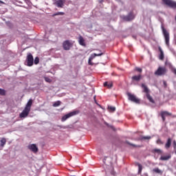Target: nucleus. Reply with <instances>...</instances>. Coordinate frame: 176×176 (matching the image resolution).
I'll return each mask as SVG.
<instances>
[{
  "instance_id": "nucleus-1",
  "label": "nucleus",
  "mask_w": 176,
  "mask_h": 176,
  "mask_svg": "<svg viewBox=\"0 0 176 176\" xmlns=\"http://www.w3.org/2000/svg\"><path fill=\"white\" fill-rule=\"evenodd\" d=\"M33 101L32 99H30L29 101H28L27 104L25 105V108H24L22 113L19 114V117L21 118H27L31 111V107L32 106Z\"/></svg>"
},
{
  "instance_id": "nucleus-2",
  "label": "nucleus",
  "mask_w": 176,
  "mask_h": 176,
  "mask_svg": "<svg viewBox=\"0 0 176 176\" xmlns=\"http://www.w3.org/2000/svg\"><path fill=\"white\" fill-rule=\"evenodd\" d=\"M167 73V69L166 67H159L157 70L155 72L154 74L157 76H162L166 75Z\"/></svg>"
},
{
  "instance_id": "nucleus-3",
  "label": "nucleus",
  "mask_w": 176,
  "mask_h": 176,
  "mask_svg": "<svg viewBox=\"0 0 176 176\" xmlns=\"http://www.w3.org/2000/svg\"><path fill=\"white\" fill-rule=\"evenodd\" d=\"M79 111H71L69 113H67L66 115L63 116V118H61V121L65 122L67 120H68L69 118H72L76 115L79 114Z\"/></svg>"
},
{
  "instance_id": "nucleus-4",
  "label": "nucleus",
  "mask_w": 176,
  "mask_h": 176,
  "mask_svg": "<svg viewBox=\"0 0 176 176\" xmlns=\"http://www.w3.org/2000/svg\"><path fill=\"white\" fill-rule=\"evenodd\" d=\"M127 96L129 100H130L131 102H133L137 104H139L140 103V100L135 95H133L131 93H127Z\"/></svg>"
},
{
  "instance_id": "nucleus-5",
  "label": "nucleus",
  "mask_w": 176,
  "mask_h": 176,
  "mask_svg": "<svg viewBox=\"0 0 176 176\" xmlns=\"http://www.w3.org/2000/svg\"><path fill=\"white\" fill-rule=\"evenodd\" d=\"M34 59L33 58V56L31 53L28 54L26 57V63L28 67H32L34 64Z\"/></svg>"
},
{
  "instance_id": "nucleus-6",
  "label": "nucleus",
  "mask_w": 176,
  "mask_h": 176,
  "mask_svg": "<svg viewBox=\"0 0 176 176\" xmlns=\"http://www.w3.org/2000/svg\"><path fill=\"white\" fill-rule=\"evenodd\" d=\"M162 2L172 9H176V2L173 0H162Z\"/></svg>"
},
{
  "instance_id": "nucleus-7",
  "label": "nucleus",
  "mask_w": 176,
  "mask_h": 176,
  "mask_svg": "<svg viewBox=\"0 0 176 176\" xmlns=\"http://www.w3.org/2000/svg\"><path fill=\"white\" fill-rule=\"evenodd\" d=\"M103 52H100L98 54H91V56L89 57V59H88V65L93 66L94 63L92 62L94 58H95L96 56H100L103 55Z\"/></svg>"
},
{
  "instance_id": "nucleus-8",
  "label": "nucleus",
  "mask_w": 176,
  "mask_h": 176,
  "mask_svg": "<svg viewBox=\"0 0 176 176\" xmlns=\"http://www.w3.org/2000/svg\"><path fill=\"white\" fill-rule=\"evenodd\" d=\"M162 32H163L164 36L165 38V43H166V45H168V43L170 42V33H168V32H167V30H166V29H164V28H162Z\"/></svg>"
},
{
  "instance_id": "nucleus-9",
  "label": "nucleus",
  "mask_w": 176,
  "mask_h": 176,
  "mask_svg": "<svg viewBox=\"0 0 176 176\" xmlns=\"http://www.w3.org/2000/svg\"><path fill=\"white\" fill-rule=\"evenodd\" d=\"M28 149L32 151L33 153H38V148L35 144H32L28 146Z\"/></svg>"
},
{
  "instance_id": "nucleus-10",
  "label": "nucleus",
  "mask_w": 176,
  "mask_h": 176,
  "mask_svg": "<svg viewBox=\"0 0 176 176\" xmlns=\"http://www.w3.org/2000/svg\"><path fill=\"white\" fill-rule=\"evenodd\" d=\"M135 17L134 14H133V12H130L127 16H124L123 19L125 21H131V20H134Z\"/></svg>"
},
{
  "instance_id": "nucleus-11",
  "label": "nucleus",
  "mask_w": 176,
  "mask_h": 176,
  "mask_svg": "<svg viewBox=\"0 0 176 176\" xmlns=\"http://www.w3.org/2000/svg\"><path fill=\"white\" fill-rule=\"evenodd\" d=\"M142 79V75L139 74L138 76H133L131 77L132 82H140Z\"/></svg>"
},
{
  "instance_id": "nucleus-12",
  "label": "nucleus",
  "mask_w": 176,
  "mask_h": 176,
  "mask_svg": "<svg viewBox=\"0 0 176 176\" xmlns=\"http://www.w3.org/2000/svg\"><path fill=\"white\" fill-rule=\"evenodd\" d=\"M141 87L143 89V92L145 94H150V89L148 88V87L146 85V84H141Z\"/></svg>"
},
{
  "instance_id": "nucleus-13",
  "label": "nucleus",
  "mask_w": 176,
  "mask_h": 176,
  "mask_svg": "<svg viewBox=\"0 0 176 176\" xmlns=\"http://www.w3.org/2000/svg\"><path fill=\"white\" fill-rule=\"evenodd\" d=\"M64 3L65 1H63V0H58L55 2V5H56L58 8H63Z\"/></svg>"
},
{
  "instance_id": "nucleus-14",
  "label": "nucleus",
  "mask_w": 176,
  "mask_h": 176,
  "mask_svg": "<svg viewBox=\"0 0 176 176\" xmlns=\"http://www.w3.org/2000/svg\"><path fill=\"white\" fill-rule=\"evenodd\" d=\"M158 50H159V52H160V54L159 55V59H160L161 60H163L164 58V52L162 50L161 47H159Z\"/></svg>"
},
{
  "instance_id": "nucleus-15",
  "label": "nucleus",
  "mask_w": 176,
  "mask_h": 176,
  "mask_svg": "<svg viewBox=\"0 0 176 176\" xmlns=\"http://www.w3.org/2000/svg\"><path fill=\"white\" fill-rule=\"evenodd\" d=\"M170 158H171V155H168L166 156H161L160 158V161H168Z\"/></svg>"
},
{
  "instance_id": "nucleus-16",
  "label": "nucleus",
  "mask_w": 176,
  "mask_h": 176,
  "mask_svg": "<svg viewBox=\"0 0 176 176\" xmlns=\"http://www.w3.org/2000/svg\"><path fill=\"white\" fill-rule=\"evenodd\" d=\"M6 144V139L5 138H2L1 140H0V147L4 148Z\"/></svg>"
},
{
  "instance_id": "nucleus-17",
  "label": "nucleus",
  "mask_w": 176,
  "mask_h": 176,
  "mask_svg": "<svg viewBox=\"0 0 176 176\" xmlns=\"http://www.w3.org/2000/svg\"><path fill=\"white\" fill-rule=\"evenodd\" d=\"M146 97L147 98L148 101L151 102L152 104L155 103V101H154L153 97H151V96L150 95V93L146 94Z\"/></svg>"
},
{
  "instance_id": "nucleus-18",
  "label": "nucleus",
  "mask_w": 176,
  "mask_h": 176,
  "mask_svg": "<svg viewBox=\"0 0 176 176\" xmlns=\"http://www.w3.org/2000/svg\"><path fill=\"white\" fill-rule=\"evenodd\" d=\"M171 146V139L168 138L167 140V143H166L165 144V148L167 149H169L170 148Z\"/></svg>"
},
{
  "instance_id": "nucleus-19",
  "label": "nucleus",
  "mask_w": 176,
  "mask_h": 176,
  "mask_svg": "<svg viewBox=\"0 0 176 176\" xmlns=\"http://www.w3.org/2000/svg\"><path fill=\"white\" fill-rule=\"evenodd\" d=\"M171 115L172 113L168 112L167 111H164L161 112V116H170Z\"/></svg>"
},
{
  "instance_id": "nucleus-20",
  "label": "nucleus",
  "mask_w": 176,
  "mask_h": 176,
  "mask_svg": "<svg viewBox=\"0 0 176 176\" xmlns=\"http://www.w3.org/2000/svg\"><path fill=\"white\" fill-rule=\"evenodd\" d=\"M153 172L157 173V174H160L162 175L163 174V171H162L160 168H155L154 169H153Z\"/></svg>"
},
{
  "instance_id": "nucleus-21",
  "label": "nucleus",
  "mask_w": 176,
  "mask_h": 176,
  "mask_svg": "<svg viewBox=\"0 0 176 176\" xmlns=\"http://www.w3.org/2000/svg\"><path fill=\"white\" fill-rule=\"evenodd\" d=\"M78 43L80 45H85V38L82 37V36H80L78 38Z\"/></svg>"
},
{
  "instance_id": "nucleus-22",
  "label": "nucleus",
  "mask_w": 176,
  "mask_h": 176,
  "mask_svg": "<svg viewBox=\"0 0 176 176\" xmlns=\"http://www.w3.org/2000/svg\"><path fill=\"white\" fill-rule=\"evenodd\" d=\"M136 165L138 166V174H141L143 169L142 165H141L140 163H137Z\"/></svg>"
},
{
  "instance_id": "nucleus-23",
  "label": "nucleus",
  "mask_w": 176,
  "mask_h": 176,
  "mask_svg": "<svg viewBox=\"0 0 176 176\" xmlns=\"http://www.w3.org/2000/svg\"><path fill=\"white\" fill-rule=\"evenodd\" d=\"M60 105H61V101H60V100H58L56 102H54V104H53L54 107H58Z\"/></svg>"
},
{
  "instance_id": "nucleus-24",
  "label": "nucleus",
  "mask_w": 176,
  "mask_h": 176,
  "mask_svg": "<svg viewBox=\"0 0 176 176\" xmlns=\"http://www.w3.org/2000/svg\"><path fill=\"white\" fill-rule=\"evenodd\" d=\"M72 47V45H63V49L64 50L68 51Z\"/></svg>"
},
{
  "instance_id": "nucleus-25",
  "label": "nucleus",
  "mask_w": 176,
  "mask_h": 176,
  "mask_svg": "<svg viewBox=\"0 0 176 176\" xmlns=\"http://www.w3.org/2000/svg\"><path fill=\"white\" fill-rule=\"evenodd\" d=\"M126 144H127L128 145H130V146H131L133 147V148H140V146H137V145H135V144H131V143H130L129 141H126Z\"/></svg>"
},
{
  "instance_id": "nucleus-26",
  "label": "nucleus",
  "mask_w": 176,
  "mask_h": 176,
  "mask_svg": "<svg viewBox=\"0 0 176 176\" xmlns=\"http://www.w3.org/2000/svg\"><path fill=\"white\" fill-rule=\"evenodd\" d=\"M64 12H58L57 13L54 14L52 16L53 17H54L56 16H64Z\"/></svg>"
},
{
  "instance_id": "nucleus-27",
  "label": "nucleus",
  "mask_w": 176,
  "mask_h": 176,
  "mask_svg": "<svg viewBox=\"0 0 176 176\" xmlns=\"http://www.w3.org/2000/svg\"><path fill=\"white\" fill-rule=\"evenodd\" d=\"M151 139V136H143L141 138V140H149Z\"/></svg>"
},
{
  "instance_id": "nucleus-28",
  "label": "nucleus",
  "mask_w": 176,
  "mask_h": 176,
  "mask_svg": "<svg viewBox=\"0 0 176 176\" xmlns=\"http://www.w3.org/2000/svg\"><path fill=\"white\" fill-rule=\"evenodd\" d=\"M34 65H38L39 63V58L38 56L34 58Z\"/></svg>"
},
{
  "instance_id": "nucleus-29",
  "label": "nucleus",
  "mask_w": 176,
  "mask_h": 176,
  "mask_svg": "<svg viewBox=\"0 0 176 176\" xmlns=\"http://www.w3.org/2000/svg\"><path fill=\"white\" fill-rule=\"evenodd\" d=\"M0 96H6V90L0 89Z\"/></svg>"
},
{
  "instance_id": "nucleus-30",
  "label": "nucleus",
  "mask_w": 176,
  "mask_h": 176,
  "mask_svg": "<svg viewBox=\"0 0 176 176\" xmlns=\"http://www.w3.org/2000/svg\"><path fill=\"white\" fill-rule=\"evenodd\" d=\"M44 80H45V81L47 83H51L52 82V79H50V78L45 77V78H44Z\"/></svg>"
},
{
  "instance_id": "nucleus-31",
  "label": "nucleus",
  "mask_w": 176,
  "mask_h": 176,
  "mask_svg": "<svg viewBox=\"0 0 176 176\" xmlns=\"http://www.w3.org/2000/svg\"><path fill=\"white\" fill-rule=\"evenodd\" d=\"M104 87H107V88H109V89H110L111 88V85L109 84V82H105L104 83Z\"/></svg>"
},
{
  "instance_id": "nucleus-32",
  "label": "nucleus",
  "mask_w": 176,
  "mask_h": 176,
  "mask_svg": "<svg viewBox=\"0 0 176 176\" xmlns=\"http://www.w3.org/2000/svg\"><path fill=\"white\" fill-rule=\"evenodd\" d=\"M135 71H137L138 72H142V69H141L140 67H135Z\"/></svg>"
},
{
  "instance_id": "nucleus-33",
  "label": "nucleus",
  "mask_w": 176,
  "mask_h": 176,
  "mask_svg": "<svg viewBox=\"0 0 176 176\" xmlns=\"http://www.w3.org/2000/svg\"><path fill=\"white\" fill-rule=\"evenodd\" d=\"M110 170L109 169H106V176H110Z\"/></svg>"
},
{
  "instance_id": "nucleus-34",
  "label": "nucleus",
  "mask_w": 176,
  "mask_h": 176,
  "mask_svg": "<svg viewBox=\"0 0 176 176\" xmlns=\"http://www.w3.org/2000/svg\"><path fill=\"white\" fill-rule=\"evenodd\" d=\"M63 45H71V42L67 40L63 43Z\"/></svg>"
},
{
  "instance_id": "nucleus-35",
  "label": "nucleus",
  "mask_w": 176,
  "mask_h": 176,
  "mask_svg": "<svg viewBox=\"0 0 176 176\" xmlns=\"http://www.w3.org/2000/svg\"><path fill=\"white\" fill-rule=\"evenodd\" d=\"M154 151L155 153H161V150L158 148H155Z\"/></svg>"
},
{
  "instance_id": "nucleus-36",
  "label": "nucleus",
  "mask_w": 176,
  "mask_h": 176,
  "mask_svg": "<svg viewBox=\"0 0 176 176\" xmlns=\"http://www.w3.org/2000/svg\"><path fill=\"white\" fill-rule=\"evenodd\" d=\"M116 107H111V112H114V111H116Z\"/></svg>"
},
{
  "instance_id": "nucleus-37",
  "label": "nucleus",
  "mask_w": 176,
  "mask_h": 176,
  "mask_svg": "<svg viewBox=\"0 0 176 176\" xmlns=\"http://www.w3.org/2000/svg\"><path fill=\"white\" fill-rule=\"evenodd\" d=\"M157 144H163V142H162L161 140H157Z\"/></svg>"
},
{
  "instance_id": "nucleus-38",
  "label": "nucleus",
  "mask_w": 176,
  "mask_h": 176,
  "mask_svg": "<svg viewBox=\"0 0 176 176\" xmlns=\"http://www.w3.org/2000/svg\"><path fill=\"white\" fill-rule=\"evenodd\" d=\"M173 145L174 149H176V140H174V142H173Z\"/></svg>"
},
{
  "instance_id": "nucleus-39",
  "label": "nucleus",
  "mask_w": 176,
  "mask_h": 176,
  "mask_svg": "<svg viewBox=\"0 0 176 176\" xmlns=\"http://www.w3.org/2000/svg\"><path fill=\"white\" fill-rule=\"evenodd\" d=\"M111 174L113 176H116V172H114V170H111Z\"/></svg>"
},
{
  "instance_id": "nucleus-40",
  "label": "nucleus",
  "mask_w": 176,
  "mask_h": 176,
  "mask_svg": "<svg viewBox=\"0 0 176 176\" xmlns=\"http://www.w3.org/2000/svg\"><path fill=\"white\" fill-rule=\"evenodd\" d=\"M172 72L176 75V68H172Z\"/></svg>"
},
{
  "instance_id": "nucleus-41",
  "label": "nucleus",
  "mask_w": 176,
  "mask_h": 176,
  "mask_svg": "<svg viewBox=\"0 0 176 176\" xmlns=\"http://www.w3.org/2000/svg\"><path fill=\"white\" fill-rule=\"evenodd\" d=\"M111 129L113 131H116V129L114 126H111Z\"/></svg>"
},
{
  "instance_id": "nucleus-42",
  "label": "nucleus",
  "mask_w": 176,
  "mask_h": 176,
  "mask_svg": "<svg viewBox=\"0 0 176 176\" xmlns=\"http://www.w3.org/2000/svg\"><path fill=\"white\" fill-rule=\"evenodd\" d=\"M161 117H162V121H166V116H161Z\"/></svg>"
},
{
  "instance_id": "nucleus-43",
  "label": "nucleus",
  "mask_w": 176,
  "mask_h": 176,
  "mask_svg": "<svg viewBox=\"0 0 176 176\" xmlns=\"http://www.w3.org/2000/svg\"><path fill=\"white\" fill-rule=\"evenodd\" d=\"M164 85L165 88L167 87V82H166V81H164Z\"/></svg>"
},
{
  "instance_id": "nucleus-44",
  "label": "nucleus",
  "mask_w": 176,
  "mask_h": 176,
  "mask_svg": "<svg viewBox=\"0 0 176 176\" xmlns=\"http://www.w3.org/2000/svg\"><path fill=\"white\" fill-rule=\"evenodd\" d=\"M103 162H104V164L107 165V159H106V158H104V159L103 160Z\"/></svg>"
},
{
  "instance_id": "nucleus-45",
  "label": "nucleus",
  "mask_w": 176,
  "mask_h": 176,
  "mask_svg": "<svg viewBox=\"0 0 176 176\" xmlns=\"http://www.w3.org/2000/svg\"><path fill=\"white\" fill-rule=\"evenodd\" d=\"M113 87V84H111V87Z\"/></svg>"
},
{
  "instance_id": "nucleus-46",
  "label": "nucleus",
  "mask_w": 176,
  "mask_h": 176,
  "mask_svg": "<svg viewBox=\"0 0 176 176\" xmlns=\"http://www.w3.org/2000/svg\"><path fill=\"white\" fill-rule=\"evenodd\" d=\"M100 2H102V0H100Z\"/></svg>"
},
{
  "instance_id": "nucleus-47",
  "label": "nucleus",
  "mask_w": 176,
  "mask_h": 176,
  "mask_svg": "<svg viewBox=\"0 0 176 176\" xmlns=\"http://www.w3.org/2000/svg\"><path fill=\"white\" fill-rule=\"evenodd\" d=\"M0 3H2V1H0Z\"/></svg>"
},
{
  "instance_id": "nucleus-48",
  "label": "nucleus",
  "mask_w": 176,
  "mask_h": 176,
  "mask_svg": "<svg viewBox=\"0 0 176 176\" xmlns=\"http://www.w3.org/2000/svg\"><path fill=\"white\" fill-rule=\"evenodd\" d=\"M129 48H131V45H130V46H129Z\"/></svg>"
},
{
  "instance_id": "nucleus-49",
  "label": "nucleus",
  "mask_w": 176,
  "mask_h": 176,
  "mask_svg": "<svg viewBox=\"0 0 176 176\" xmlns=\"http://www.w3.org/2000/svg\"><path fill=\"white\" fill-rule=\"evenodd\" d=\"M175 155H176V151H175Z\"/></svg>"
},
{
  "instance_id": "nucleus-50",
  "label": "nucleus",
  "mask_w": 176,
  "mask_h": 176,
  "mask_svg": "<svg viewBox=\"0 0 176 176\" xmlns=\"http://www.w3.org/2000/svg\"><path fill=\"white\" fill-rule=\"evenodd\" d=\"M24 1H27V0H24Z\"/></svg>"
},
{
  "instance_id": "nucleus-51",
  "label": "nucleus",
  "mask_w": 176,
  "mask_h": 176,
  "mask_svg": "<svg viewBox=\"0 0 176 176\" xmlns=\"http://www.w3.org/2000/svg\"><path fill=\"white\" fill-rule=\"evenodd\" d=\"M73 176H76V175H73Z\"/></svg>"
}]
</instances>
